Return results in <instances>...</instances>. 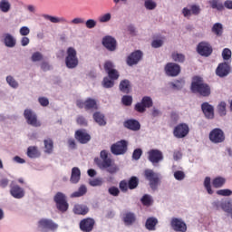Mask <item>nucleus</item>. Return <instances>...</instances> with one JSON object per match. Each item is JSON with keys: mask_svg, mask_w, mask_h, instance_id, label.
Returning <instances> with one entry per match:
<instances>
[{"mask_svg": "<svg viewBox=\"0 0 232 232\" xmlns=\"http://www.w3.org/2000/svg\"><path fill=\"white\" fill-rule=\"evenodd\" d=\"M222 209L223 211H225V213H227V215H230L232 218V203L230 201H224Z\"/></svg>", "mask_w": 232, "mask_h": 232, "instance_id": "obj_46", "label": "nucleus"}, {"mask_svg": "<svg viewBox=\"0 0 232 232\" xmlns=\"http://www.w3.org/2000/svg\"><path fill=\"white\" fill-rule=\"evenodd\" d=\"M112 155H124L128 151V141L121 140L111 146Z\"/></svg>", "mask_w": 232, "mask_h": 232, "instance_id": "obj_10", "label": "nucleus"}, {"mask_svg": "<svg viewBox=\"0 0 232 232\" xmlns=\"http://www.w3.org/2000/svg\"><path fill=\"white\" fill-rule=\"evenodd\" d=\"M108 191L112 197H119L121 194V190L117 187H111Z\"/></svg>", "mask_w": 232, "mask_h": 232, "instance_id": "obj_57", "label": "nucleus"}, {"mask_svg": "<svg viewBox=\"0 0 232 232\" xmlns=\"http://www.w3.org/2000/svg\"><path fill=\"white\" fill-rule=\"evenodd\" d=\"M119 188H120L121 191H122L123 193H126L128 191V188H129L128 182L126 180H121L120 182Z\"/></svg>", "mask_w": 232, "mask_h": 232, "instance_id": "obj_62", "label": "nucleus"}, {"mask_svg": "<svg viewBox=\"0 0 232 232\" xmlns=\"http://www.w3.org/2000/svg\"><path fill=\"white\" fill-rule=\"evenodd\" d=\"M122 220L125 226H133L137 222V216L133 212H125Z\"/></svg>", "mask_w": 232, "mask_h": 232, "instance_id": "obj_26", "label": "nucleus"}, {"mask_svg": "<svg viewBox=\"0 0 232 232\" xmlns=\"http://www.w3.org/2000/svg\"><path fill=\"white\" fill-rule=\"evenodd\" d=\"M120 91L122 92V93H130V91L131 90V85L130 84V80H123L120 82Z\"/></svg>", "mask_w": 232, "mask_h": 232, "instance_id": "obj_35", "label": "nucleus"}, {"mask_svg": "<svg viewBox=\"0 0 232 232\" xmlns=\"http://www.w3.org/2000/svg\"><path fill=\"white\" fill-rule=\"evenodd\" d=\"M164 70L169 77H177L180 73V65L175 63H168Z\"/></svg>", "mask_w": 232, "mask_h": 232, "instance_id": "obj_16", "label": "nucleus"}, {"mask_svg": "<svg viewBox=\"0 0 232 232\" xmlns=\"http://www.w3.org/2000/svg\"><path fill=\"white\" fill-rule=\"evenodd\" d=\"M157 224H159V219H157V218H148L145 223V227L149 231H155V229H157Z\"/></svg>", "mask_w": 232, "mask_h": 232, "instance_id": "obj_32", "label": "nucleus"}, {"mask_svg": "<svg viewBox=\"0 0 232 232\" xmlns=\"http://www.w3.org/2000/svg\"><path fill=\"white\" fill-rule=\"evenodd\" d=\"M140 157H142V149L134 150V151L132 153V159L134 160H139V159H140Z\"/></svg>", "mask_w": 232, "mask_h": 232, "instance_id": "obj_58", "label": "nucleus"}, {"mask_svg": "<svg viewBox=\"0 0 232 232\" xmlns=\"http://www.w3.org/2000/svg\"><path fill=\"white\" fill-rule=\"evenodd\" d=\"M111 20V14H110V13H107L99 17L100 23H108Z\"/></svg>", "mask_w": 232, "mask_h": 232, "instance_id": "obj_59", "label": "nucleus"}, {"mask_svg": "<svg viewBox=\"0 0 232 232\" xmlns=\"http://www.w3.org/2000/svg\"><path fill=\"white\" fill-rule=\"evenodd\" d=\"M10 195L14 197V198H23L24 197V188H21L19 185H10Z\"/></svg>", "mask_w": 232, "mask_h": 232, "instance_id": "obj_24", "label": "nucleus"}, {"mask_svg": "<svg viewBox=\"0 0 232 232\" xmlns=\"http://www.w3.org/2000/svg\"><path fill=\"white\" fill-rule=\"evenodd\" d=\"M218 113L220 115V117L226 116V102H221L218 105Z\"/></svg>", "mask_w": 232, "mask_h": 232, "instance_id": "obj_48", "label": "nucleus"}, {"mask_svg": "<svg viewBox=\"0 0 232 232\" xmlns=\"http://www.w3.org/2000/svg\"><path fill=\"white\" fill-rule=\"evenodd\" d=\"M217 195H219L220 197H231L232 191L228 188L219 189L217 191Z\"/></svg>", "mask_w": 232, "mask_h": 232, "instance_id": "obj_51", "label": "nucleus"}, {"mask_svg": "<svg viewBox=\"0 0 232 232\" xmlns=\"http://www.w3.org/2000/svg\"><path fill=\"white\" fill-rule=\"evenodd\" d=\"M24 117L29 126H33L34 128L41 127V121H39L37 119V114H35L34 111L25 109L24 111Z\"/></svg>", "mask_w": 232, "mask_h": 232, "instance_id": "obj_7", "label": "nucleus"}, {"mask_svg": "<svg viewBox=\"0 0 232 232\" xmlns=\"http://www.w3.org/2000/svg\"><path fill=\"white\" fill-rule=\"evenodd\" d=\"M42 17H44L45 21H50V23H53V24H57V23H62V24H68V20L64 17L52 16L50 14H42Z\"/></svg>", "mask_w": 232, "mask_h": 232, "instance_id": "obj_28", "label": "nucleus"}, {"mask_svg": "<svg viewBox=\"0 0 232 232\" xmlns=\"http://www.w3.org/2000/svg\"><path fill=\"white\" fill-rule=\"evenodd\" d=\"M74 137L80 144H88L92 140V136L87 133L86 130L81 129L75 131Z\"/></svg>", "mask_w": 232, "mask_h": 232, "instance_id": "obj_17", "label": "nucleus"}, {"mask_svg": "<svg viewBox=\"0 0 232 232\" xmlns=\"http://www.w3.org/2000/svg\"><path fill=\"white\" fill-rule=\"evenodd\" d=\"M197 52L202 57H209L213 53V47L208 42H200L197 46Z\"/></svg>", "mask_w": 232, "mask_h": 232, "instance_id": "obj_12", "label": "nucleus"}, {"mask_svg": "<svg viewBox=\"0 0 232 232\" xmlns=\"http://www.w3.org/2000/svg\"><path fill=\"white\" fill-rule=\"evenodd\" d=\"M229 72H231V67H229L227 63H219L216 70V73L218 77H227V75H229Z\"/></svg>", "mask_w": 232, "mask_h": 232, "instance_id": "obj_25", "label": "nucleus"}, {"mask_svg": "<svg viewBox=\"0 0 232 232\" xmlns=\"http://www.w3.org/2000/svg\"><path fill=\"white\" fill-rule=\"evenodd\" d=\"M141 203L143 206H151V198L149 195H144L141 198Z\"/></svg>", "mask_w": 232, "mask_h": 232, "instance_id": "obj_60", "label": "nucleus"}, {"mask_svg": "<svg viewBox=\"0 0 232 232\" xmlns=\"http://www.w3.org/2000/svg\"><path fill=\"white\" fill-rule=\"evenodd\" d=\"M149 160L152 164H159L160 160H164V155L162 154V151L159 150H150L149 151Z\"/></svg>", "mask_w": 232, "mask_h": 232, "instance_id": "obj_19", "label": "nucleus"}, {"mask_svg": "<svg viewBox=\"0 0 232 232\" xmlns=\"http://www.w3.org/2000/svg\"><path fill=\"white\" fill-rule=\"evenodd\" d=\"M102 178H96L90 181V186H102Z\"/></svg>", "mask_w": 232, "mask_h": 232, "instance_id": "obj_63", "label": "nucleus"}, {"mask_svg": "<svg viewBox=\"0 0 232 232\" xmlns=\"http://www.w3.org/2000/svg\"><path fill=\"white\" fill-rule=\"evenodd\" d=\"M0 10L3 14H8L10 10H12V4L8 0H1L0 1Z\"/></svg>", "mask_w": 232, "mask_h": 232, "instance_id": "obj_37", "label": "nucleus"}, {"mask_svg": "<svg viewBox=\"0 0 232 232\" xmlns=\"http://www.w3.org/2000/svg\"><path fill=\"white\" fill-rule=\"evenodd\" d=\"M6 82L11 86V88H17L19 86V83L14 79L12 76H7L6 77Z\"/></svg>", "mask_w": 232, "mask_h": 232, "instance_id": "obj_53", "label": "nucleus"}, {"mask_svg": "<svg viewBox=\"0 0 232 232\" xmlns=\"http://www.w3.org/2000/svg\"><path fill=\"white\" fill-rule=\"evenodd\" d=\"M189 133V126L186 123H179L174 128L173 135L176 139H184Z\"/></svg>", "mask_w": 232, "mask_h": 232, "instance_id": "obj_14", "label": "nucleus"}, {"mask_svg": "<svg viewBox=\"0 0 232 232\" xmlns=\"http://www.w3.org/2000/svg\"><path fill=\"white\" fill-rule=\"evenodd\" d=\"M102 44L109 52H115L117 50V40L111 36L103 37Z\"/></svg>", "mask_w": 232, "mask_h": 232, "instance_id": "obj_21", "label": "nucleus"}, {"mask_svg": "<svg viewBox=\"0 0 232 232\" xmlns=\"http://www.w3.org/2000/svg\"><path fill=\"white\" fill-rule=\"evenodd\" d=\"M144 6L147 10H155L157 8V3L153 0H145Z\"/></svg>", "mask_w": 232, "mask_h": 232, "instance_id": "obj_49", "label": "nucleus"}, {"mask_svg": "<svg viewBox=\"0 0 232 232\" xmlns=\"http://www.w3.org/2000/svg\"><path fill=\"white\" fill-rule=\"evenodd\" d=\"M184 80H178L175 82L171 83L172 88H174V90H182V88H184Z\"/></svg>", "mask_w": 232, "mask_h": 232, "instance_id": "obj_52", "label": "nucleus"}, {"mask_svg": "<svg viewBox=\"0 0 232 232\" xmlns=\"http://www.w3.org/2000/svg\"><path fill=\"white\" fill-rule=\"evenodd\" d=\"M208 138L213 144H220L226 140V134L222 129L216 128L209 132Z\"/></svg>", "mask_w": 232, "mask_h": 232, "instance_id": "obj_8", "label": "nucleus"}, {"mask_svg": "<svg viewBox=\"0 0 232 232\" xmlns=\"http://www.w3.org/2000/svg\"><path fill=\"white\" fill-rule=\"evenodd\" d=\"M79 227L82 232H92L95 227V219L92 218H83L79 223Z\"/></svg>", "mask_w": 232, "mask_h": 232, "instance_id": "obj_15", "label": "nucleus"}, {"mask_svg": "<svg viewBox=\"0 0 232 232\" xmlns=\"http://www.w3.org/2000/svg\"><path fill=\"white\" fill-rule=\"evenodd\" d=\"M65 65L70 70L79 66V58L77 57V51L73 47H68L66 51Z\"/></svg>", "mask_w": 232, "mask_h": 232, "instance_id": "obj_3", "label": "nucleus"}, {"mask_svg": "<svg viewBox=\"0 0 232 232\" xmlns=\"http://www.w3.org/2000/svg\"><path fill=\"white\" fill-rule=\"evenodd\" d=\"M4 44L7 48H14L15 44H17V41L12 34H5L4 36Z\"/></svg>", "mask_w": 232, "mask_h": 232, "instance_id": "obj_31", "label": "nucleus"}, {"mask_svg": "<svg viewBox=\"0 0 232 232\" xmlns=\"http://www.w3.org/2000/svg\"><path fill=\"white\" fill-rule=\"evenodd\" d=\"M222 57L224 61H229L231 59V50L229 48H225L222 52Z\"/></svg>", "mask_w": 232, "mask_h": 232, "instance_id": "obj_55", "label": "nucleus"}, {"mask_svg": "<svg viewBox=\"0 0 232 232\" xmlns=\"http://www.w3.org/2000/svg\"><path fill=\"white\" fill-rule=\"evenodd\" d=\"M212 34H215L218 37H221L222 34H224V26L220 23H216L212 26Z\"/></svg>", "mask_w": 232, "mask_h": 232, "instance_id": "obj_36", "label": "nucleus"}, {"mask_svg": "<svg viewBox=\"0 0 232 232\" xmlns=\"http://www.w3.org/2000/svg\"><path fill=\"white\" fill-rule=\"evenodd\" d=\"M76 106L77 108H80V110H82V108H84L86 111H93L95 110H99L97 100L92 98H87L85 101L77 100Z\"/></svg>", "mask_w": 232, "mask_h": 232, "instance_id": "obj_5", "label": "nucleus"}, {"mask_svg": "<svg viewBox=\"0 0 232 232\" xmlns=\"http://www.w3.org/2000/svg\"><path fill=\"white\" fill-rule=\"evenodd\" d=\"M170 226L174 231L177 232H186L188 231V226L186 223L179 218H173L170 221Z\"/></svg>", "mask_w": 232, "mask_h": 232, "instance_id": "obj_18", "label": "nucleus"}, {"mask_svg": "<svg viewBox=\"0 0 232 232\" xmlns=\"http://www.w3.org/2000/svg\"><path fill=\"white\" fill-rule=\"evenodd\" d=\"M121 102L124 106H131V103L133 102V98L130 95H124L121 99Z\"/></svg>", "mask_w": 232, "mask_h": 232, "instance_id": "obj_50", "label": "nucleus"}, {"mask_svg": "<svg viewBox=\"0 0 232 232\" xmlns=\"http://www.w3.org/2000/svg\"><path fill=\"white\" fill-rule=\"evenodd\" d=\"M86 28L89 30H92V28H95L97 26V21L94 19H88L85 23Z\"/></svg>", "mask_w": 232, "mask_h": 232, "instance_id": "obj_54", "label": "nucleus"}, {"mask_svg": "<svg viewBox=\"0 0 232 232\" xmlns=\"http://www.w3.org/2000/svg\"><path fill=\"white\" fill-rule=\"evenodd\" d=\"M204 188L207 189L208 195H213V189L211 188V178L206 177L204 179Z\"/></svg>", "mask_w": 232, "mask_h": 232, "instance_id": "obj_44", "label": "nucleus"}, {"mask_svg": "<svg viewBox=\"0 0 232 232\" xmlns=\"http://www.w3.org/2000/svg\"><path fill=\"white\" fill-rule=\"evenodd\" d=\"M102 86L103 88H113V86H115V80L104 77L102 81Z\"/></svg>", "mask_w": 232, "mask_h": 232, "instance_id": "obj_45", "label": "nucleus"}, {"mask_svg": "<svg viewBox=\"0 0 232 232\" xmlns=\"http://www.w3.org/2000/svg\"><path fill=\"white\" fill-rule=\"evenodd\" d=\"M27 157H29V159H37V157H41V152H39L37 147L30 146L27 149Z\"/></svg>", "mask_w": 232, "mask_h": 232, "instance_id": "obj_33", "label": "nucleus"}, {"mask_svg": "<svg viewBox=\"0 0 232 232\" xmlns=\"http://www.w3.org/2000/svg\"><path fill=\"white\" fill-rule=\"evenodd\" d=\"M20 34L23 35L24 37H26V35L30 34V28L26 26H23L20 28Z\"/></svg>", "mask_w": 232, "mask_h": 232, "instance_id": "obj_64", "label": "nucleus"}, {"mask_svg": "<svg viewBox=\"0 0 232 232\" xmlns=\"http://www.w3.org/2000/svg\"><path fill=\"white\" fill-rule=\"evenodd\" d=\"M44 59V56H43V53L40 52H35L31 56V61L33 63H39L40 61H43Z\"/></svg>", "mask_w": 232, "mask_h": 232, "instance_id": "obj_47", "label": "nucleus"}, {"mask_svg": "<svg viewBox=\"0 0 232 232\" xmlns=\"http://www.w3.org/2000/svg\"><path fill=\"white\" fill-rule=\"evenodd\" d=\"M87 191H88V188H86V186L82 185L79 188L78 191H75L71 195V198H77L79 197H83V195H86Z\"/></svg>", "mask_w": 232, "mask_h": 232, "instance_id": "obj_39", "label": "nucleus"}, {"mask_svg": "<svg viewBox=\"0 0 232 232\" xmlns=\"http://www.w3.org/2000/svg\"><path fill=\"white\" fill-rule=\"evenodd\" d=\"M53 200L56 204V208L58 211H61V213H66V211H68L70 205L66 199V195H64L63 192H57L53 197Z\"/></svg>", "mask_w": 232, "mask_h": 232, "instance_id": "obj_4", "label": "nucleus"}, {"mask_svg": "<svg viewBox=\"0 0 232 232\" xmlns=\"http://www.w3.org/2000/svg\"><path fill=\"white\" fill-rule=\"evenodd\" d=\"M103 68L108 74L109 79H111L112 81H117V79H119V71L115 69V65H113V63L110 61L105 62Z\"/></svg>", "mask_w": 232, "mask_h": 232, "instance_id": "obj_13", "label": "nucleus"}, {"mask_svg": "<svg viewBox=\"0 0 232 232\" xmlns=\"http://www.w3.org/2000/svg\"><path fill=\"white\" fill-rule=\"evenodd\" d=\"M200 5H190V9L185 7L182 9V14L184 17H191V15H198L200 14Z\"/></svg>", "mask_w": 232, "mask_h": 232, "instance_id": "obj_23", "label": "nucleus"}, {"mask_svg": "<svg viewBox=\"0 0 232 232\" xmlns=\"http://www.w3.org/2000/svg\"><path fill=\"white\" fill-rule=\"evenodd\" d=\"M38 227L43 232L57 231L59 225H57V223L53 222L52 219L42 218L38 221Z\"/></svg>", "mask_w": 232, "mask_h": 232, "instance_id": "obj_6", "label": "nucleus"}, {"mask_svg": "<svg viewBox=\"0 0 232 232\" xmlns=\"http://www.w3.org/2000/svg\"><path fill=\"white\" fill-rule=\"evenodd\" d=\"M144 177L149 180L151 189H157L160 180L159 174L155 173L152 169H148L144 170Z\"/></svg>", "mask_w": 232, "mask_h": 232, "instance_id": "obj_9", "label": "nucleus"}, {"mask_svg": "<svg viewBox=\"0 0 232 232\" xmlns=\"http://www.w3.org/2000/svg\"><path fill=\"white\" fill-rule=\"evenodd\" d=\"M94 162L100 169H106V171L111 173V175H113V173H117V171H119V168L111 158H110L108 150H102L100 153V158H95Z\"/></svg>", "mask_w": 232, "mask_h": 232, "instance_id": "obj_1", "label": "nucleus"}, {"mask_svg": "<svg viewBox=\"0 0 232 232\" xmlns=\"http://www.w3.org/2000/svg\"><path fill=\"white\" fill-rule=\"evenodd\" d=\"M129 189H135L139 186V178L132 176L128 181Z\"/></svg>", "mask_w": 232, "mask_h": 232, "instance_id": "obj_43", "label": "nucleus"}, {"mask_svg": "<svg viewBox=\"0 0 232 232\" xmlns=\"http://www.w3.org/2000/svg\"><path fill=\"white\" fill-rule=\"evenodd\" d=\"M93 119L99 126H106V120H104V116L101 112H94Z\"/></svg>", "mask_w": 232, "mask_h": 232, "instance_id": "obj_40", "label": "nucleus"}, {"mask_svg": "<svg viewBox=\"0 0 232 232\" xmlns=\"http://www.w3.org/2000/svg\"><path fill=\"white\" fill-rule=\"evenodd\" d=\"M225 184H226V178L224 177H216L215 179H212V186L216 189L223 188Z\"/></svg>", "mask_w": 232, "mask_h": 232, "instance_id": "obj_34", "label": "nucleus"}, {"mask_svg": "<svg viewBox=\"0 0 232 232\" xmlns=\"http://www.w3.org/2000/svg\"><path fill=\"white\" fill-rule=\"evenodd\" d=\"M208 5H210L211 8L214 10H218L219 12L224 10V4H222L220 0H209Z\"/></svg>", "mask_w": 232, "mask_h": 232, "instance_id": "obj_38", "label": "nucleus"}, {"mask_svg": "<svg viewBox=\"0 0 232 232\" xmlns=\"http://www.w3.org/2000/svg\"><path fill=\"white\" fill-rule=\"evenodd\" d=\"M76 122L77 124H79V126H88V121H86V118H84V116H78V118L76 119Z\"/></svg>", "mask_w": 232, "mask_h": 232, "instance_id": "obj_61", "label": "nucleus"}, {"mask_svg": "<svg viewBox=\"0 0 232 232\" xmlns=\"http://www.w3.org/2000/svg\"><path fill=\"white\" fill-rule=\"evenodd\" d=\"M81 180V169L78 167L72 169L70 181L72 184H77Z\"/></svg>", "mask_w": 232, "mask_h": 232, "instance_id": "obj_30", "label": "nucleus"}, {"mask_svg": "<svg viewBox=\"0 0 232 232\" xmlns=\"http://www.w3.org/2000/svg\"><path fill=\"white\" fill-rule=\"evenodd\" d=\"M153 106V100L150 96H144L140 102L136 103L135 111L139 113H144L146 108H151Z\"/></svg>", "mask_w": 232, "mask_h": 232, "instance_id": "obj_11", "label": "nucleus"}, {"mask_svg": "<svg viewBox=\"0 0 232 232\" xmlns=\"http://www.w3.org/2000/svg\"><path fill=\"white\" fill-rule=\"evenodd\" d=\"M72 211H73L74 215H83L84 216V215H88L90 208H88V207L85 205L76 204V205H74Z\"/></svg>", "mask_w": 232, "mask_h": 232, "instance_id": "obj_29", "label": "nucleus"}, {"mask_svg": "<svg viewBox=\"0 0 232 232\" xmlns=\"http://www.w3.org/2000/svg\"><path fill=\"white\" fill-rule=\"evenodd\" d=\"M190 90L192 93H198L201 97H209L211 95V87L204 82V79L198 76L192 79Z\"/></svg>", "mask_w": 232, "mask_h": 232, "instance_id": "obj_2", "label": "nucleus"}, {"mask_svg": "<svg viewBox=\"0 0 232 232\" xmlns=\"http://www.w3.org/2000/svg\"><path fill=\"white\" fill-rule=\"evenodd\" d=\"M124 128L131 130V131H139L140 130V123L137 120H127L123 123Z\"/></svg>", "mask_w": 232, "mask_h": 232, "instance_id": "obj_27", "label": "nucleus"}, {"mask_svg": "<svg viewBox=\"0 0 232 232\" xmlns=\"http://www.w3.org/2000/svg\"><path fill=\"white\" fill-rule=\"evenodd\" d=\"M171 58L175 63H184V61H186V55L178 52H173L171 53Z\"/></svg>", "mask_w": 232, "mask_h": 232, "instance_id": "obj_41", "label": "nucleus"}, {"mask_svg": "<svg viewBox=\"0 0 232 232\" xmlns=\"http://www.w3.org/2000/svg\"><path fill=\"white\" fill-rule=\"evenodd\" d=\"M201 110L206 119H215V108L208 102H203L201 104Z\"/></svg>", "mask_w": 232, "mask_h": 232, "instance_id": "obj_22", "label": "nucleus"}, {"mask_svg": "<svg viewBox=\"0 0 232 232\" xmlns=\"http://www.w3.org/2000/svg\"><path fill=\"white\" fill-rule=\"evenodd\" d=\"M174 178L176 180H184V179H186V174L182 170H177L174 172Z\"/></svg>", "mask_w": 232, "mask_h": 232, "instance_id": "obj_56", "label": "nucleus"}, {"mask_svg": "<svg viewBox=\"0 0 232 232\" xmlns=\"http://www.w3.org/2000/svg\"><path fill=\"white\" fill-rule=\"evenodd\" d=\"M142 59V53L140 51H135L131 53L126 60L128 66H134V64H139V61Z\"/></svg>", "mask_w": 232, "mask_h": 232, "instance_id": "obj_20", "label": "nucleus"}, {"mask_svg": "<svg viewBox=\"0 0 232 232\" xmlns=\"http://www.w3.org/2000/svg\"><path fill=\"white\" fill-rule=\"evenodd\" d=\"M45 153H53V140L50 138L44 140Z\"/></svg>", "mask_w": 232, "mask_h": 232, "instance_id": "obj_42", "label": "nucleus"}]
</instances>
